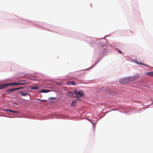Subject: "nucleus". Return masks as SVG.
<instances>
[{"instance_id":"1","label":"nucleus","mask_w":153,"mask_h":153,"mask_svg":"<svg viewBox=\"0 0 153 153\" xmlns=\"http://www.w3.org/2000/svg\"><path fill=\"white\" fill-rule=\"evenodd\" d=\"M132 81L131 77H129L121 79L120 80V82L123 83H125Z\"/></svg>"},{"instance_id":"2","label":"nucleus","mask_w":153,"mask_h":153,"mask_svg":"<svg viewBox=\"0 0 153 153\" xmlns=\"http://www.w3.org/2000/svg\"><path fill=\"white\" fill-rule=\"evenodd\" d=\"M75 93V97H82L84 95V93L83 91L82 90H80L79 91H74Z\"/></svg>"},{"instance_id":"3","label":"nucleus","mask_w":153,"mask_h":153,"mask_svg":"<svg viewBox=\"0 0 153 153\" xmlns=\"http://www.w3.org/2000/svg\"><path fill=\"white\" fill-rule=\"evenodd\" d=\"M139 74H136L134 76H131V77L132 81H133L138 79L139 78Z\"/></svg>"},{"instance_id":"4","label":"nucleus","mask_w":153,"mask_h":153,"mask_svg":"<svg viewBox=\"0 0 153 153\" xmlns=\"http://www.w3.org/2000/svg\"><path fill=\"white\" fill-rule=\"evenodd\" d=\"M8 85L9 84H8L0 85V89H2L4 88H6Z\"/></svg>"},{"instance_id":"5","label":"nucleus","mask_w":153,"mask_h":153,"mask_svg":"<svg viewBox=\"0 0 153 153\" xmlns=\"http://www.w3.org/2000/svg\"><path fill=\"white\" fill-rule=\"evenodd\" d=\"M19 93L22 96H27L28 95H29V94L28 93H24L21 91H19Z\"/></svg>"},{"instance_id":"6","label":"nucleus","mask_w":153,"mask_h":153,"mask_svg":"<svg viewBox=\"0 0 153 153\" xmlns=\"http://www.w3.org/2000/svg\"><path fill=\"white\" fill-rule=\"evenodd\" d=\"M67 94V95L69 97H75L74 93L71 92H68Z\"/></svg>"},{"instance_id":"7","label":"nucleus","mask_w":153,"mask_h":153,"mask_svg":"<svg viewBox=\"0 0 153 153\" xmlns=\"http://www.w3.org/2000/svg\"><path fill=\"white\" fill-rule=\"evenodd\" d=\"M77 102V100H73L72 103H71V107H74Z\"/></svg>"},{"instance_id":"8","label":"nucleus","mask_w":153,"mask_h":153,"mask_svg":"<svg viewBox=\"0 0 153 153\" xmlns=\"http://www.w3.org/2000/svg\"><path fill=\"white\" fill-rule=\"evenodd\" d=\"M50 91H51L50 90H47L46 89H42V90L39 91V92H41V93H47V92H49Z\"/></svg>"},{"instance_id":"9","label":"nucleus","mask_w":153,"mask_h":153,"mask_svg":"<svg viewBox=\"0 0 153 153\" xmlns=\"http://www.w3.org/2000/svg\"><path fill=\"white\" fill-rule=\"evenodd\" d=\"M14 91V88L8 89L6 91V92L8 94L11 93L12 92Z\"/></svg>"},{"instance_id":"10","label":"nucleus","mask_w":153,"mask_h":153,"mask_svg":"<svg viewBox=\"0 0 153 153\" xmlns=\"http://www.w3.org/2000/svg\"><path fill=\"white\" fill-rule=\"evenodd\" d=\"M75 82L74 81L72 82H68L67 83V84L68 85H70L71 84L73 85H75Z\"/></svg>"},{"instance_id":"11","label":"nucleus","mask_w":153,"mask_h":153,"mask_svg":"<svg viewBox=\"0 0 153 153\" xmlns=\"http://www.w3.org/2000/svg\"><path fill=\"white\" fill-rule=\"evenodd\" d=\"M5 111H9L11 112L12 113H18V112L17 111H13L12 110H10V109H6Z\"/></svg>"},{"instance_id":"12","label":"nucleus","mask_w":153,"mask_h":153,"mask_svg":"<svg viewBox=\"0 0 153 153\" xmlns=\"http://www.w3.org/2000/svg\"><path fill=\"white\" fill-rule=\"evenodd\" d=\"M135 62H136V63H137V64H139V65H145V66H146L149 67V66L148 65H147L146 64H143V63H140L139 62H137V61H135Z\"/></svg>"},{"instance_id":"13","label":"nucleus","mask_w":153,"mask_h":153,"mask_svg":"<svg viewBox=\"0 0 153 153\" xmlns=\"http://www.w3.org/2000/svg\"><path fill=\"white\" fill-rule=\"evenodd\" d=\"M146 74L147 75H150L151 76H153V72H147L146 73Z\"/></svg>"},{"instance_id":"14","label":"nucleus","mask_w":153,"mask_h":153,"mask_svg":"<svg viewBox=\"0 0 153 153\" xmlns=\"http://www.w3.org/2000/svg\"><path fill=\"white\" fill-rule=\"evenodd\" d=\"M9 84V85H18V83H10L8 84Z\"/></svg>"},{"instance_id":"15","label":"nucleus","mask_w":153,"mask_h":153,"mask_svg":"<svg viewBox=\"0 0 153 153\" xmlns=\"http://www.w3.org/2000/svg\"><path fill=\"white\" fill-rule=\"evenodd\" d=\"M30 88L32 90L38 89L39 88V87L38 86H35L31 87Z\"/></svg>"},{"instance_id":"16","label":"nucleus","mask_w":153,"mask_h":153,"mask_svg":"<svg viewBox=\"0 0 153 153\" xmlns=\"http://www.w3.org/2000/svg\"><path fill=\"white\" fill-rule=\"evenodd\" d=\"M23 88V87H19V88H14V91H15V90H17L20 89H21Z\"/></svg>"},{"instance_id":"17","label":"nucleus","mask_w":153,"mask_h":153,"mask_svg":"<svg viewBox=\"0 0 153 153\" xmlns=\"http://www.w3.org/2000/svg\"><path fill=\"white\" fill-rule=\"evenodd\" d=\"M26 84V83L25 82H23V83H20L18 82V85H24Z\"/></svg>"},{"instance_id":"18","label":"nucleus","mask_w":153,"mask_h":153,"mask_svg":"<svg viewBox=\"0 0 153 153\" xmlns=\"http://www.w3.org/2000/svg\"><path fill=\"white\" fill-rule=\"evenodd\" d=\"M79 97H76L77 98V100H78L79 101H80L81 100V99L79 98Z\"/></svg>"},{"instance_id":"19","label":"nucleus","mask_w":153,"mask_h":153,"mask_svg":"<svg viewBox=\"0 0 153 153\" xmlns=\"http://www.w3.org/2000/svg\"><path fill=\"white\" fill-rule=\"evenodd\" d=\"M90 122L92 123L93 125H94V122H93V121L92 120H91Z\"/></svg>"},{"instance_id":"20","label":"nucleus","mask_w":153,"mask_h":153,"mask_svg":"<svg viewBox=\"0 0 153 153\" xmlns=\"http://www.w3.org/2000/svg\"><path fill=\"white\" fill-rule=\"evenodd\" d=\"M118 52H119V53H122V52H121V51H120V50H118Z\"/></svg>"},{"instance_id":"21","label":"nucleus","mask_w":153,"mask_h":153,"mask_svg":"<svg viewBox=\"0 0 153 153\" xmlns=\"http://www.w3.org/2000/svg\"><path fill=\"white\" fill-rule=\"evenodd\" d=\"M88 120H89L90 121L91 120H89V119H88Z\"/></svg>"}]
</instances>
